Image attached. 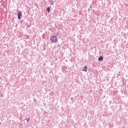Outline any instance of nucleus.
<instances>
[{
	"label": "nucleus",
	"instance_id": "f03ea898",
	"mask_svg": "<svg viewBox=\"0 0 128 128\" xmlns=\"http://www.w3.org/2000/svg\"><path fill=\"white\" fill-rule=\"evenodd\" d=\"M22 15V12H19L18 14V20H20L22 18H20L21 16Z\"/></svg>",
	"mask_w": 128,
	"mask_h": 128
},
{
	"label": "nucleus",
	"instance_id": "0eeeda50",
	"mask_svg": "<svg viewBox=\"0 0 128 128\" xmlns=\"http://www.w3.org/2000/svg\"><path fill=\"white\" fill-rule=\"evenodd\" d=\"M90 8H92V5H90Z\"/></svg>",
	"mask_w": 128,
	"mask_h": 128
},
{
	"label": "nucleus",
	"instance_id": "f257e3e1",
	"mask_svg": "<svg viewBox=\"0 0 128 128\" xmlns=\"http://www.w3.org/2000/svg\"><path fill=\"white\" fill-rule=\"evenodd\" d=\"M50 41L52 42H58V38L56 36H52L50 37Z\"/></svg>",
	"mask_w": 128,
	"mask_h": 128
},
{
	"label": "nucleus",
	"instance_id": "6e6552de",
	"mask_svg": "<svg viewBox=\"0 0 128 128\" xmlns=\"http://www.w3.org/2000/svg\"><path fill=\"white\" fill-rule=\"evenodd\" d=\"M88 10H90V9H88Z\"/></svg>",
	"mask_w": 128,
	"mask_h": 128
},
{
	"label": "nucleus",
	"instance_id": "20e7f679",
	"mask_svg": "<svg viewBox=\"0 0 128 128\" xmlns=\"http://www.w3.org/2000/svg\"><path fill=\"white\" fill-rule=\"evenodd\" d=\"M83 70L84 72H88V67L86 66H85L83 69Z\"/></svg>",
	"mask_w": 128,
	"mask_h": 128
},
{
	"label": "nucleus",
	"instance_id": "7ed1b4c3",
	"mask_svg": "<svg viewBox=\"0 0 128 128\" xmlns=\"http://www.w3.org/2000/svg\"><path fill=\"white\" fill-rule=\"evenodd\" d=\"M98 60L99 62H100V60H104V57H102V56H100Z\"/></svg>",
	"mask_w": 128,
	"mask_h": 128
},
{
	"label": "nucleus",
	"instance_id": "423d86ee",
	"mask_svg": "<svg viewBox=\"0 0 128 128\" xmlns=\"http://www.w3.org/2000/svg\"><path fill=\"white\" fill-rule=\"evenodd\" d=\"M26 120H27V122H30V118H27L26 119H25Z\"/></svg>",
	"mask_w": 128,
	"mask_h": 128
},
{
	"label": "nucleus",
	"instance_id": "39448f33",
	"mask_svg": "<svg viewBox=\"0 0 128 128\" xmlns=\"http://www.w3.org/2000/svg\"><path fill=\"white\" fill-rule=\"evenodd\" d=\"M46 10H47V12H50V7H48L46 8Z\"/></svg>",
	"mask_w": 128,
	"mask_h": 128
}]
</instances>
